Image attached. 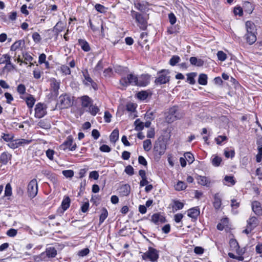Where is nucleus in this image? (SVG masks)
<instances>
[{
  "label": "nucleus",
  "instance_id": "obj_1",
  "mask_svg": "<svg viewBox=\"0 0 262 262\" xmlns=\"http://www.w3.org/2000/svg\"><path fill=\"white\" fill-rule=\"evenodd\" d=\"M130 15L135 19L138 26L143 30H145L147 27V17L145 15L132 10L130 11Z\"/></svg>",
  "mask_w": 262,
  "mask_h": 262
},
{
  "label": "nucleus",
  "instance_id": "obj_2",
  "mask_svg": "<svg viewBox=\"0 0 262 262\" xmlns=\"http://www.w3.org/2000/svg\"><path fill=\"white\" fill-rule=\"evenodd\" d=\"M183 114L179 111L178 107L173 106L169 109L167 114L165 117V120L168 123H172L178 119L182 118Z\"/></svg>",
  "mask_w": 262,
  "mask_h": 262
},
{
  "label": "nucleus",
  "instance_id": "obj_3",
  "mask_svg": "<svg viewBox=\"0 0 262 262\" xmlns=\"http://www.w3.org/2000/svg\"><path fill=\"white\" fill-rule=\"evenodd\" d=\"M159 257V251L149 247L148 250L142 255L143 260H149L151 262H157Z\"/></svg>",
  "mask_w": 262,
  "mask_h": 262
},
{
  "label": "nucleus",
  "instance_id": "obj_4",
  "mask_svg": "<svg viewBox=\"0 0 262 262\" xmlns=\"http://www.w3.org/2000/svg\"><path fill=\"white\" fill-rule=\"evenodd\" d=\"M170 72L168 70L163 69L157 72V77L155 80L156 85L166 84L170 81Z\"/></svg>",
  "mask_w": 262,
  "mask_h": 262
},
{
  "label": "nucleus",
  "instance_id": "obj_5",
  "mask_svg": "<svg viewBox=\"0 0 262 262\" xmlns=\"http://www.w3.org/2000/svg\"><path fill=\"white\" fill-rule=\"evenodd\" d=\"M58 104L61 109L68 108L73 104V99L70 95L64 94L59 97Z\"/></svg>",
  "mask_w": 262,
  "mask_h": 262
},
{
  "label": "nucleus",
  "instance_id": "obj_6",
  "mask_svg": "<svg viewBox=\"0 0 262 262\" xmlns=\"http://www.w3.org/2000/svg\"><path fill=\"white\" fill-rule=\"evenodd\" d=\"M138 82L137 76L133 74H128L127 77H122L120 80V84L124 86H127L129 84L138 86Z\"/></svg>",
  "mask_w": 262,
  "mask_h": 262
},
{
  "label": "nucleus",
  "instance_id": "obj_7",
  "mask_svg": "<svg viewBox=\"0 0 262 262\" xmlns=\"http://www.w3.org/2000/svg\"><path fill=\"white\" fill-rule=\"evenodd\" d=\"M76 144H73V138L71 136H68L64 142L59 146V149L62 150L69 149L71 151H74L76 149Z\"/></svg>",
  "mask_w": 262,
  "mask_h": 262
},
{
  "label": "nucleus",
  "instance_id": "obj_8",
  "mask_svg": "<svg viewBox=\"0 0 262 262\" xmlns=\"http://www.w3.org/2000/svg\"><path fill=\"white\" fill-rule=\"evenodd\" d=\"M38 192V185L36 179L32 180L28 185V193L31 198H34Z\"/></svg>",
  "mask_w": 262,
  "mask_h": 262
},
{
  "label": "nucleus",
  "instance_id": "obj_9",
  "mask_svg": "<svg viewBox=\"0 0 262 262\" xmlns=\"http://www.w3.org/2000/svg\"><path fill=\"white\" fill-rule=\"evenodd\" d=\"M47 107L43 103H37L35 108V117L38 118H41L44 117L47 114Z\"/></svg>",
  "mask_w": 262,
  "mask_h": 262
},
{
  "label": "nucleus",
  "instance_id": "obj_10",
  "mask_svg": "<svg viewBox=\"0 0 262 262\" xmlns=\"http://www.w3.org/2000/svg\"><path fill=\"white\" fill-rule=\"evenodd\" d=\"M151 76L148 74H143L139 77H138V86H145L147 85L150 80Z\"/></svg>",
  "mask_w": 262,
  "mask_h": 262
},
{
  "label": "nucleus",
  "instance_id": "obj_11",
  "mask_svg": "<svg viewBox=\"0 0 262 262\" xmlns=\"http://www.w3.org/2000/svg\"><path fill=\"white\" fill-rule=\"evenodd\" d=\"M166 148V144L161 142H156L154 147V151L155 154L161 156L163 155Z\"/></svg>",
  "mask_w": 262,
  "mask_h": 262
},
{
  "label": "nucleus",
  "instance_id": "obj_12",
  "mask_svg": "<svg viewBox=\"0 0 262 262\" xmlns=\"http://www.w3.org/2000/svg\"><path fill=\"white\" fill-rule=\"evenodd\" d=\"M83 75L84 77V80L83 81V83L85 85H91L92 87L95 90H96L97 89V84L95 82H94L93 79L90 76L88 71H85L82 72Z\"/></svg>",
  "mask_w": 262,
  "mask_h": 262
},
{
  "label": "nucleus",
  "instance_id": "obj_13",
  "mask_svg": "<svg viewBox=\"0 0 262 262\" xmlns=\"http://www.w3.org/2000/svg\"><path fill=\"white\" fill-rule=\"evenodd\" d=\"M50 86L52 93L54 95L57 96L59 93L60 82L55 78H52L50 79Z\"/></svg>",
  "mask_w": 262,
  "mask_h": 262
},
{
  "label": "nucleus",
  "instance_id": "obj_14",
  "mask_svg": "<svg viewBox=\"0 0 262 262\" xmlns=\"http://www.w3.org/2000/svg\"><path fill=\"white\" fill-rule=\"evenodd\" d=\"M151 221L156 225H160L166 222L165 217L160 213H155L151 217Z\"/></svg>",
  "mask_w": 262,
  "mask_h": 262
},
{
  "label": "nucleus",
  "instance_id": "obj_15",
  "mask_svg": "<svg viewBox=\"0 0 262 262\" xmlns=\"http://www.w3.org/2000/svg\"><path fill=\"white\" fill-rule=\"evenodd\" d=\"M12 159V155L8 151H4L0 155V163L3 165H7Z\"/></svg>",
  "mask_w": 262,
  "mask_h": 262
},
{
  "label": "nucleus",
  "instance_id": "obj_16",
  "mask_svg": "<svg viewBox=\"0 0 262 262\" xmlns=\"http://www.w3.org/2000/svg\"><path fill=\"white\" fill-rule=\"evenodd\" d=\"M81 102V106L83 108H88L93 103V100L87 95L81 96L80 98Z\"/></svg>",
  "mask_w": 262,
  "mask_h": 262
},
{
  "label": "nucleus",
  "instance_id": "obj_17",
  "mask_svg": "<svg viewBox=\"0 0 262 262\" xmlns=\"http://www.w3.org/2000/svg\"><path fill=\"white\" fill-rule=\"evenodd\" d=\"M47 259L48 258H54L57 255V250L53 247H50L46 248V251L44 252Z\"/></svg>",
  "mask_w": 262,
  "mask_h": 262
},
{
  "label": "nucleus",
  "instance_id": "obj_18",
  "mask_svg": "<svg viewBox=\"0 0 262 262\" xmlns=\"http://www.w3.org/2000/svg\"><path fill=\"white\" fill-rule=\"evenodd\" d=\"M130 191V187L128 184H124L122 185L118 189V191L120 195L124 196H127Z\"/></svg>",
  "mask_w": 262,
  "mask_h": 262
},
{
  "label": "nucleus",
  "instance_id": "obj_19",
  "mask_svg": "<svg viewBox=\"0 0 262 262\" xmlns=\"http://www.w3.org/2000/svg\"><path fill=\"white\" fill-rule=\"evenodd\" d=\"M136 9L141 12H144L147 8V3L145 2H137L134 3Z\"/></svg>",
  "mask_w": 262,
  "mask_h": 262
},
{
  "label": "nucleus",
  "instance_id": "obj_20",
  "mask_svg": "<svg viewBox=\"0 0 262 262\" xmlns=\"http://www.w3.org/2000/svg\"><path fill=\"white\" fill-rule=\"evenodd\" d=\"M188 212V216L196 220L198 217V216L200 214V210L199 209H198L196 207L192 208L191 209H189L187 211Z\"/></svg>",
  "mask_w": 262,
  "mask_h": 262
},
{
  "label": "nucleus",
  "instance_id": "obj_21",
  "mask_svg": "<svg viewBox=\"0 0 262 262\" xmlns=\"http://www.w3.org/2000/svg\"><path fill=\"white\" fill-rule=\"evenodd\" d=\"M252 208L256 214L260 215L262 213L261 207L259 202L254 201L252 204Z\"/></svg>",
  "mask_w": 262,
  "mask_h": 262
},
{
  "label": "nucleus",
  "instance_id": "obj_22",
  "mask_svg": "<svg viewBox=\"0 0 262 262\" xmlns=\"http://www.w3.org/2000/svg\"><path fill=\"white\" fill-rule=\"evenodd\" d=\"M256 33H247L245 35V37L247 42L249 45L253 44L256 40Z\"/></svg>",
  "mask_w": 262,
  "mask_h": 262
},
{
  "label": "nucleus",
  "instance_id": "obj_23",
  "mask_svg": "<svg viewBox=\"0 0 262 262\" xmlns=\"http://www.w3.org/2000/svg\"><path fill=\"white\" fill-rule=\"evenodd\" d=\"M198 183L200 185L209 186L210 183L209 179L205 176H198L197 178Z\"/></svg>",
  "mask_w": 262,
  "mask_h": 262
},
{
  "label": "nucleus",
  "instance_id": "obj_24",
  "mask_svg": "<svg viewBox=\"0 0 262 262\" xmlns=\"http://www.w3.org/2000/svg\"><path fill=\"white\" fill-rule=\"evenodd\" d=\"M246 28L247 33H256V26L251 21H247L246 23Z\"/></svg>",
  "mask_w": 262,
  "mask_h": 262
},
{
  "label": "nucleus",
  "instance_id": "obj_25",
  "mask_svg": "<svg viewBox=\"0 0 262 262\" xmlns=\"http://www.w3.org/2000/svg\"><path fill=\"white\" fill-rule=\"evenodd\" d=\"M235 180L233 176H226L224 179V184L228 186H233L235 184Z\"/></svg>",
  "mask_w": 262,
  "mask_h": 262
},
{
  "label": "nucleus",
  "instance_id": "obj_26",
  "mask_svg": "<svg viewBox=\"0 0 262 262\" xmlns=\"http://www.w3.org/2000/svg\"><path fill=\"white\" fill-rule=\"evenodd\" d=\"M78 44L84 51L89 52L90 51L91 48L89 44L85 40L82 39H78Z\"/></svg>",
  "mask_w": 262,
  "mask_h": 262
},
{
  "label": "nucleus",
  "instance_id": "obj_27",
  "mask_svg": "<svg viewBox=\"0 0 262 262\" xmlns=\"http://www.w3.org/2000/svg\"><path fill=\"white\" fill-rule=\"evenodd\" d=\"M189 61L192 65L197 67H202L204 64V61L202 59H198L195 57H190Z\"/></svg>",
  "mask_w": 262,
  "mask_h": 262
},
{
  "label": "nucleus",
  "instance_id": "obj_28",
  "mask_svg": "<svg viewBox=\"0 0 262 262\" xmlns=\"http://www.w3.org/2000/svg\"><path fill=\"white\" fill-rule=\"evenodd\" d=\"M222 205V200L219 193L215 194L214 196L213 206L216 209L220 208Z\"/></svg>",
  "mask_w": 262,
  "mask_h": 262
},
{
  "label": "nucleus",
  "instance_id": "obj_29",
  "mask_svg": "<svg viewBox=\"0 0 262 262\" xmlns=\"http://www.w3.org/2000/svg\"><path fill=\"white\" fill-rule=\"evenodd\" d=\"M247 226L254 229L257 225V219L255 216L250 217L247 221Z\"/></svg>",
  "mask_w": 262,
  "mask_h": 262
},
{
  "label": "nucleus",
  "instance_id": "obj_30",
  "mask_svg": "<svg viewBox=\"0 0 262 262\" xmlns=\"http://www.w3.org/2000/svg\"><path fill=\"white\" fill-rule=\"evenodd\" d=\"M119 138V130L118 129H115L111 133L110 139V141L112 143H115L118 139Z\"/></svg>",
  "mask_w": 262,
  "mask_h": 262
},
{
  "label": "nucleus",
  "instance_id": "obj_31",
  "mask_svg": "<svg viewBox=\"0 0 262 262\" xmlns=\"http://www.w3.org/2000/svg\"><path fill=\"white\" fill-rule=\"evenodd\" d=\"M184 207V204L179 201H173L172 205L173 212L177 211L178 210L182 209Z\"/></svg>",
  "mask_w": 262,
  "mask_h": 262
},
{
  "label": "nucleus",
  "instance_id": "obj_32",
  "mask_svg": "<svg viewBox=\"0 0 262 262\" xmlns=\"http://www.w3.org/2000/svg\"><path fill=\"white\" fill-rule=\"evenodd\" d=\"M65 27V24L61 21H59L54 27L53 30L57 33L61 32Z\"/></svg>",
  "mask_w": 262,
  "mask_h": 262
},
{
  "label": "nucleus",
  "instance_id": "obj_33",
  "mask_svg": "<svg viewBox=\"0 0 262 262\" xmlns=\"http://www.w3.org/2000/svg\"><path fill=\"white\" fill-rule=\"evenodd\" d=\"M92 116H95L99 111V107L92 103L86 110Z\"/></svg>",
  "mask_w": 262,
  "mask_h": 262
},
{
  "label": "nucleus",
  "instance_id": "obj_34",
  "mask_svg": "<svg viewBox=\"0 0 262 262\" xmlns=\"http://www.w3.org/2000/svg\"><path fill=\"white\" fill-rule=\"evenodd\" d=\"M222 161V158L217 156L213 155L211 157V162L214 166L217 167L220 166Z\"/></svg>",
  "mask_w": 262,
  "mask_h": 262
},
{
  "label": "nucleus",
  "instance_id": "obj_35",
  "mask_svg": "<svg viewBox=\"0 0 262 262\" xmlns=\"http://www.w3.org/2000/svg\"><path fill=\"white\" fill-rule=\"evenodd\" d=\"M26 102L28 107L32 108L35 103V99L32 95H29L26 97Z\"/></svg>",
  "mask_w": 262,
  "mask_h": 262
},
{
  "label": "nucleus",
  "instance_id": "obj_36",
  "mask_svg": "<svg viewBox=\"0 0 262 262\" xmlns=\"http://www.w3.org/2000/svg\"><path fill=\"white\" fill-rule=\"evenodd\" d=\"M70 204V199L68 196L66 197L62 200L61 203V207L63 209V212L66 211L69 207Z\"/></svg>",
  "mask_w": 262,
  "mask_h": 262
},
{
  "label": "nucleus",
  "instance_id": "obj_37",
  "mask_svg": "<svg viewBox=\"0 0 262 262\" xmlns=\"http://www.w3.org/2000/svg\"><path fill=\"white\" fill-rule=\"evenodd\" d=\"M198 82L200 84L206 85L207 84V76L205 74H201L199 75Z\"/></svg>",
  "mask_w": 262,
  "mask_h": 262
},
{
  "label": "nucleus",
  "instance_id": "obj_38",
  "mask_svg": "<svg viewBox=\"0 0 262 262\" xmlns=\"http://www.w3.org/2000/svg\"><path fill=\"white\" fill-rule=\"evenodd\" d=\"M108 216V212L106 208H103L99 217V224H101Z\"/></svg>",
  "mask_w": 262,
  "mask_h": 262
},
{
  "label": "nucleus",
  "instance_id": "obj_39",
  "mask_svg": "<svg viewBox=\"0 0 262 262\" xmlns=\"http://www.w3.org/2000/svg\"><path fill=\"white\" fill-rule=\"evenodd\" d=\"M175 189L177 191H181L186 188L187 185L185 182L179 181L174 186Z\"/></svg>",
  "mask_w": 262,
  "mask_h": 262
},
{
  "label": "nucleus",
  "instance_id": "obj_40",
  "mask_svg": "<svg viewBox=\"0 0 262 262\" xmlns=\"http://www.w3.org/2000/svg\"><path fill=\"white\" fill-rule=\"evenodd\" d=\"M33 259L36 262H41L42 261H47V258L43 252H42L38 255H35L33 257Z\"/></svg>",
  "mask_w": 262,
  "mask_h": 262
},
{
  "label": "nucleus",
  "instance_id": "obj_41",
  "mask_svg": "<svg viewBox=\"0 0 262 262\" xmlns=\"http://www.w3.org/2000/svg\"><path fill=\"white\" fill-rule=\"evenodd\" d=\"M135 129L137 131H141L144 128V123L140 121L139 119H137L135 122Z\"/></svg>",
  "mask_w": 262,
  "mask_h": 262
},
{
  "label": "nucleus",
  "instance_id": "obj_42",
  "mask_svg": "<svg viewBox=\"0 0 262 262\" xmlns=\"http://www.w3.org/2000/svg\"><path fill=\"white\" fill-rule=\"evenodd\" d=\"M244 8L245 11L249 14H250L253 11V8L252 4L248 2H246L244 4Z\"/></svg>",
  "mask_w": 262,
  "mask_h": 262
},
{
  "label": "nucleus",
  "instance_id": "obj_43",
  "mask_svg": "<svg viewBox=\"0 0 262 262\" xmlns=\"http://www.w3.org/2000/svg\"><path fill=\"white\" fill-rule=\"evenodd\" d=\"M187 81L191 84H193L195 83V81L194 80V77L196 76V73L193 72L189 73L187 75Z\"/></svg>",
  "mask_w": 262,
  "mask_h": 262
},
{
  "label": "nucleus",
  "instance_id": "obj_44",
  "mask_svg": "<svg viewBox=\"0 0 262 262\" xmlns=\"http://www.w3.org/2000/svg\"><path fill=\"white\" fill-rule=\"evenodd\" d=\"M23 43V41L21 40H18L17 41H16L11 46L10 48L11 51H15L17 49H18L22 43Z\"/></svg>",
  "mask_w": 262,
  "mask_h": 262
},
{
  "label": "nucleus",
  "instance_id": "obj_45",
  "mask_svg": "<svg viewBox=\"0 0 262 262\" xmlns=\"http://www.w3.org/2000/svg\"><path fill=\"white\" fill-rule=\"evenodd\" d=\"M38 125L40 127H41L42 128H44V129H49L51 127L50 124L49 123L47 122V121L45 120H40L38 123Z\"/></svg>",
  "mask_w": 262,
  "mask_h": 262
},
{
  "label": "nucleus",
  "instance_id": "obj_46",
  "mask_svg": "<svg viewBox=\"0 0 262 262\" xmlns=\"http://www.w3.org/2000/svg\"><path fill=\"white\" fill-rule=\"evenodd\" d=\"M11 60V57L9 55L6 54H3L0 57V64H6Z\"/></svg>",
  "mask_w": 262,
  "mask_h": 262
},
{
  "label": "nucleus",
  "instance_id": "obj_47",
  "mask_svg": "<svg viewBox=\"0 0 262 262\" xmlns=\"http://www.w3.org/2000/svg\"><path fill=\"white\" fill-rule=\"evenodd\" d=\"M143 148L146 151H149L151 148V142L150 140L147 139L143 142Z\"/></svg>",
  "mask_w": 262,
  "mask_h": 262
},
{
  "label": "nucleus",
  "instance_id": "obj_48",
  "mask_svg": "<svg viewBox=\"0 0 262 262\" xmlns=\"http://www.w3.org/2000/svg\"><path fill=\"white\" fill-rule=\"evenodd\" d=\"M1 138L5 141L8 142L11 141L13 140L14 136L12 134L2 133Z\"/></svg>",
  "mask_w": 262,
  "mask_h": 262
},
{
  "label": "nucleus",
  "instance_id": "obj_49",
  "mask_svg": "<svg viewBox=\"0 0 262 262\" xmlns=\"http://www.w3.org/2000/svg\"><path fill=\"white\" fill-rule=\"evenodd\" d=\"M60 70L62 73L66 75H70L71 72L70 68L66 64L62 65L60 67Z\"/></svg>",
  "mask_w": 262,
  "mask_h": 262
},
{
  "label": "nucleus",
  "instance_id": "obj_50",
  "mask_svg": "<svg viewBox=\"0 0 262 262\" xmlns=\"http://www.w3.org/2000/svg\"><path fill=\"white\" fill-rule=\"evenodd\" d=\"M184 156L185 159L188 161V162L189 164H191L193 162L194 158L193 155L190 152H186L185 154H184Z\"/></svg>",
  "mask_w": 262,
  "mask_h": 262
},
{
  "label": "nucleus",
  "instance_id": "obj_51",
  "mask_svg": "<svg viewBox=\"0 0 262 262\" xmlns=\"http://www.w3.org/2000/svg\"><path fill=\"white\" fill-rule=\"evenodd\" d=\"M180 60V58L179 56L177 55L173 56L169 60V64L172 66H174L178 63Z\"/></svg>",
  "mask_w": 262,
  "mask_h": 262
},
{
  "label": "nucleus",
  "instance_id": "obj_52",
  "mask_svg": "<svg viewBox=\"0 0 262 262\" xmlns=\"http://www.w3.org/2000/svg\"><path fill=\"white\" fill-rule=\"evenodd\" d=\"M31 142V140H26L25 139H19L16 140V144L18 147L23 146L24 145L29 144Z\"/></svg>",
  "mask_w": 262,
  "mask_h": 262
},
{
  "label": "nucleus",
  "instance_id": "obj_53",
  "mask_svg": "<svg viewBox=\"0 0 262 262\" xmlns=\"http://www.w3.org/2000/svg\"><path fill=\"white\" fill-rule=\"evenodd\" d=\"M217 57L218 59L220 61H225L227 58L226 54L222 51H218L217 53Z\"/></svg>",
  "mask_w": 262,
  "mask_h": 262
},
{
  "label": "nucleus",
  "instance_id": "obj_54",
  "mask_svg": "<svg viewBox=\"0 0 262 262\" xmlns=\"http://www.w3.org/2000/svg\"><path fill=\"white\" fill-rule=\"evenodd\" d=\"M229 244L232 250H234L235 249H237L239 246L238 243L237 241L235 239H231L230 240Z\"/></svg>",
  "mask_w": 262,
  "mask_h": 262
},
{
  "label": "nucleus",
  "instance_id": "obj_55",
  "mask_svg": "<svg viewBox=\"0 0 262 262\" xmlns=\"http://www.w3.org/2000/svg\"><path fill=\"white\" fill-rule=\"evenodd\" d=\"M15 68V66L13 64L11 60L8 61L7 63H6L5 66L4 67V70H7L8 72H10L12 71V70L14 69Z\"/></svg>",
  "mask_w": 262,
  "mask_h": 262
},
{
  "label": "nucleus",
  "instance_id": "obj_56",
  "mask_svg": "<svg viewBox=\"0 0 262 262\" xmlns=\"http://www.w3.org/2000/svg\"><path fill=\"white\" fill-rule=\"evenodd\" d=\"M95 9L100 13H105L106 12L105 7L101 4H97L95 6Z\"/></svg>",
  "mask_w": 262,
  "mask_h": 262
},
{
  "label": "nucleus",
  "instance_id": "obj_57",
  "mask_svg": "<svg viewBox=\"0 0 262 262\" xmlns=\"http://www.w3.org/2000/svg\"><path fill=\"white\" fill-rule=\"evenodd\" d=\"M62 173L63 175L67 178H71L74 176V171L72 170H63Z\"/></svg>",
  "mask_w": 262,
  "mask_h": 262
},
{
  "label": "nucleus",
  "instance_id": "obj_58",
  "mask_svg": "<svg viewBox=\"0 0 262 262\" xmlns=\"http://www.w3.org/2000/svg\"><path fill=\"white\" fill-rule=\"evenodd\" d=\"M12 194V188L11 185L9 183H8L6 187L5 190V195L7 196H9Z\"/></svg>",
  "mask_w": 262,
  "mask_h": 262
},
{
  "label": "nucleus",
  "instance_id": "obj_59",
  "mask_svg": "<svg viewBox=\"0 0 262 262\" xmlns=\"http://www.w3.org/2000/svg\"><path fill=\"white\" fill-rule=\"evenodd\" d=\"M227 139V138L226 136H219L215 138V141L217 144L221 145L223 141L226 140Z\"/></svg>",
  "mask_w": 262,
  "mask_h": 262
},
{
  "label": "nucleus",
  "instance_id": "obj_60",
  "mask_svg": "<svg viewBox=\"0 0 262 262\" xmlns=\"http://www.w3.org/2000/svg\"><path fill=\"white\" fill-rule=\"evenodd\" d=\"M17 91L20 94H24L26 92V87L25 85L20 84L17 86Z\"/></svg>",
  "mask_w": 262,
  "mask_h": 262
},
{
  "label": "nucleus",
  "instance_id": "obj_61",
  "mask_svg": "<svg viewBox=\"0 0 262 262\" xmlns=\"http://www.w3.org/2000/svg\"><path fill=\"white\" fill-rule=\"evenodd\" d=\"M168 18L171 25H174L176 23L177 18L173 13H170L168 14Z\"/></svg>",
  "mask_w": 262,
  "mask_h": 262
},
{
  "label": "nucleus",
  "instance_id": "obj_62",
  "mask_svg": "<svg viewBox=\"0 0 262 262\" xmlns=\"http://www.w3.org/2000/svg\"><path fill=\"white\" fill-rule=\"evenodd\" d=\"M125 172L129 176H132L134 173L133 167L130 165H128L125 167Z\"/></svg>",
  "mask_w": 262,
  "mask_h": 262
},
{
  "label": "nucleus",
  "instance_id": "obj_63",
  "mask_svg": "<svg viewBox=\"0 0 262 262\" xmlns=\"http://www.w3.org/2000/svg\"><path fill=\"white\" fill-rule=\"evenodd\" d=\"M138 97L142 100L146 99L148 96V94L145 91H141L138 93Z\"/></svg>",
  "mask_w": 262,
  "mask_h": 262
},
{
  "label": "nucleus",
  "instance_id": "obj_64",
  "mask_svg": "<svg viewBox=\"0 0 262 262\" xmlns=\"http://www.w3.org/2000/svg\"><path fill=\"white\" fill-rule=\"evenodd\" d=\"M32 38L35 42H39L41 40L40 35L37 32H34L32 34Z\"/></svg>",
  "mask_w": 262,
  "mask_h": 262
}]
</instances>
